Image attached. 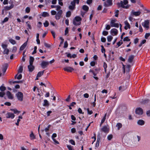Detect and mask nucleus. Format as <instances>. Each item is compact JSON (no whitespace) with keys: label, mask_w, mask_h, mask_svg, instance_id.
Here are the masks:
<instances>
[{"label":"nucleus","mask_w":150,"mask_h":150,"mask_svg":"<svg viewBox=\"0 0 150 150\" xmlns=\"http://www.w3.org/2000/svg\"><path fill=\"white\" fill-rule=\"evenodd\" d=\"M90 73H92L93 75L95 76L97 75V74L98 73V72H96L94 70L92 69H90L89 71Z\"/></svg>","instance_id":"obj_28"},{"label":"nucleus","mask_w":150,"mask_h":150,"mask_svg":"<svg viewBox=\"0 0 150 150\" xmlns=\"http://www.w3.org/2000/svg\"><path fill=\"white\" fill-rule=\"evenodd\" d=\"M34 60V58L32 56H30V59H29L30 64H33Z\"/></svg>","instance_id":"obj_24"},{"label":"nucleus","mask_w":150,"mask_h":150,"mask_svg":"<svg viewBox=\"0 0 150 150\" xmlns=\"http://www.w3.org/2000/svg\"><path fill=\"white\" fill-rule=\"evenodd\" d=\"M113 37L111 35H109L107 37V40L108 42H111L112 40Z\"/></svg>","instance_id":"obj_36"},{"label":"nucleus","mask_w":150,"mask_h":150,"mask_svg":"<svg viewBox=\"0 0 150 150\" xmlns=\"http://www.w3.org/2000/svg\"><path fill=\"white\" fill-rule=\"evenodd\" d=\"M6 89V87L3 86H1L0 87V90L1 91H4Z\"/></svg>","instance_id":"obj_45"},{"label":"nucleus","mask_w":150,"mask_h":150,"mask_svg":"<svg viewBox=\"0 0 150 150\" xmlns=\"http://www.w3.org/2000/svg\"><path fill=\"white\" fill-rule=\"evenodd\" d=\"M23 71V67L22 66H20L19 67L18 71V73H21Z\"/></svg>","instance_id":"obj_38"},{"label":"nucleus","mask_w":150,"mask_h":150,"mask_svg":"<svg viewBox=\"0 0 150 150\" xmlns=\"http://www.w3.org/2000/svg\"><path fill=\"white\" fill-rule=\"evenodd\" d=\"M82 9L84 11L87 12L88 10L89 7L88 6L86 5H84L82 6Z\"/></svg>","instance_id":"obj_26"},{"label":"nucleus","mask_w":150,"mask_h":150,"mask_svg":"<svg viewBox=\"0 0 150 150\" xmlns=\"http://www.w3.org/2000/svg\"><path fill=\"white\" fill-rule=\"evenodd\" d=\"M87 111L88 112V114H89V115H91V114H92L93 113V111H92V110H90L89 108H87Z\"/></svg>","instance_id":"obj_56"},{"label":"nucleus","mask_w":150,"mask_h":150,"mask_svg":"<svg viewBox=\"0 0 150 150\" xmlns=\"http://www.w3.org/2000/svg\"><path fill=\"white\" fill-rule=\"evenodd\" d=\"M51 126V125H49L47 127L45 128L44 129V130H45V131L46 132H47V131H48L49 129L50 128V127Z\"/></svg>","instance_id":"obj_51"},{"label":"nucleus","mask_w":150,"mask_h":150,"mask_svg":"<svg viewBox=\"0 0 150 150\" xmlns=\"http://www.w3.org/2000/svg\"><path fill=\"white\" fill-rule=\"evenodd\" d=\"M49 105V103L48 100L46 99L44 100V103L43 105L44 106H48Z\"/></svg>","instance_id":"obj_23"},{"label":"nucleus","mask_w":150,"mask_h":150,"mask_svg":"<svg viewBox=\"0 0 150 150\" xmlns=\"http://www.w3.org/2000/svg\"><path fill=\"white\" fill-rule=\"evenodd\" d=\"M101 41L102 42H105L106 41V39L105 38L103 37H102L101 38Z\"/></svg>","instance_id":"obj_60"},{"label":"nucleus","mask_w":150,"mask_h":150,"mask_svg":"<svg viewBox=\"0 0 150 150\" xmlns=\"http://www.w3.org/2000/svg\"><path fill=\"white\" fill-rule=\"evenodd\" d=\"M119 11L118 10H116L115 11V16L116 17H118V15L119 14Z\"/></svg>","instance_id":"obj_59"},{"label":"nucleus","mask_w":150,"mask_h":150,"mask_svg":"<svg viewBox=\"0 0 150 150\" xmlns=\"http://www.w3.org/2000/svg\"><path fill=\"white\" fill-rule=\"evenodd\" d=\"M135 112L137 114L142 115L143 113V110L140 108H137L136 109Z\"/></svg>","instance_id":"obj_6"},{"label":"nucleus","mask_w":150,"mask_h":150,"mask_svg":"<svg viewBox=\"0 0 150 150\" xmlns=\"http://www.w3.org/2000/svg\"><path fill=\"white\" fill-rule=\"evenodd\" d=\"M28 67L30 72L33 71L34 69V67L32 64H30L28 66Z\"/></svg>","instance_id":"obj_20"},{"label":"nucleus","mask_w":150,"mask_h":150,"mask_svg":"<svg viewBox=\"0 0 150 150\" xmlns=\"http://www.w3.org/2000/svg\"><path fill=\"white\" fill-rule=\"evenodd\" d=\"M131 67V65H127L126 67V71L127 72H129V69Z\"/></svg>","instance_id":"obj_52"},{"label":"nucleus","mask_w":150,"mask_h":150,"mask_svg":"<svg viewBox=\"0 0 150 150\" xmlns=\"http://www.w3.org/2000/svg\"><path fill=\"white\" fill-rule=\"evenodd\" d=\"M44 26L45 27H48L49 25V23L47 21H46L45 23H43Z\"/></svg>","instance_id":"obj_44"},{"label":"nucleus","mask_w":150,"mask_h":150,"mask_svg":"<svg viewBox=\"0 0 150 150\" xmlns=\"http://www.w3.org/2000/svg\"><path fill=\"white\" fill-rule=\"evenodd\" d=\"M149 20H145L144 22V23L142 24V25L146 29H148L149 28Z\"/></svg>","instance_id":"obj_9"},{"label":"nucleus","mask_w":150,"mask_h":150,"mask_svg":"<svg viewBox=\"0 0 150 150\" xmlns=\"http://www.w3.org/2000/svg\"><path fill=\"white\" fill-rule=\"evenodd\" d=\"M44 71L45 70H44L43 71L39 72L37 74V77H40L41 76L43 75Z\"/></svg>","instance_id":"obj_25"},{"label":"nucleus","mask_w":150,"mask_h":150,"mask_svg":"<svg viewBox=\"0 0 150 150\" xmlns=\"http://www.w3.org/2000/svg\"><path fill=\"white\" fill-rule=\"evenodd\" d=\"M100 140V134L97 136V140L95 145V147L98 148L99 145V142Z\"/></svg>","instance_id":"obj_17"},{"label":"nucleus","mask_w":150,"mask_h":150,"mask_svg":"<svg viewBox=\"0 0 150 150\" xmlns=\"http://www.w3.org/2000/svg\"><path fill=\"white\" fill-rule=\"evenodd\" d=\"M79 1V0H73V1L71 2L70 5L69 6V9L71 11L74 10L76 8V4H78Z\"/></svg>","instance_id":"obj_1"},{"label":"nucleus","mask_w":150,"mask_h":150,"mask_svg":"<svg viewBox=\"0 0 150 150\" xmlns=\"http://www.w3.org/2000/svg\"><path fill=\"white\" fill-rule=\"evenodd\" d=\"M49 64L48 62L43 61L41 64V66L42 69H45Z\"/></svg>","instance_id":"obj_8"},{"label":"nucleus","mask_w":150,"mask_h":150,"mask_svg":"<svg viewBox=\"0 0 150 150\" xmlns=\"http://www.w3.org/2000/svg\"><path fill=\"white\" fill-rule=\"evenodd\" d=\"M9 41L13 45H14L16 43V41L12 39H9Z\"/></svg>","instance_id":"obj_34"},{"label":"nucleus","mask_w":150,"mask_h":150,"mask_svg":"<svg viewBox=\"0 0 150 150\" xmlns=\"http://www.w3.org/2000/svg\"><path fill=\"white\" fill-rule=\"evenodd\" d=\"M6 95L8 98L12 99L13 98V96L10 92L9 91L6 92Z\"/></svg>","instance_id":"obj_19"},{"label":"nucleus","mask_w":150,"mask_h":150,"mask_svg":"<svg viewBox=\"0 0 150 150\" xmlns=\"http://www.w3.org/2000/svg\"><path fill=\"white\" fill-rule=\"evenodd\" d=\"M116 21V20L115 19H113L111 20L110 21V25L112 27V26L114 25L115 24V22Z\"/></svg>","instance_id":"obj_39"},{"label":"nucleus","mask_w":150,"mask_h":150,"mask_svg":"<svg viewBox=\"0 0 150 150\" xmlns=\"http://www.w3.org/2000/svg\"><path fill=\"white\" fill-rule=\"evenodd\" d=\"M149 101V100L147 99L142 100L141 102V103L143 104H146L148 103Z\"/></svg>","instance_id":"obj_31"},{"label":"nucleus","mask_w":150,"mask_h":150,"mask_svg":"<svg viewBox=\"0 0 150 150\" xmlns=\"http://www.w3.org/2000/svg\"><path fill=\"white\" fill-rule=\"evenodd\" d=\"M102 130L105 132H108V129L107 127L106 126H103L101 129Z\"/></svg>","instance_id":"obj_27"},{"label":"nucleus","mask_w":150,"mask_h":150,"mask_svg":"<svg viewBox=\"0 0 150 150\" xmlns=\"http://www.w3.org/2000/svg\"><path fill=\"white\" fill-rule=\"evenodd\" d=\"M14 6L13 2H12L11 3V5L10 6H6L4 7V9L6 11L9 10L13 8Z\"/></svg>","instance_id":"obj_11"},{"label":"nucleus","mask_w":150,"mask_h":150,"mask_svg":"<svg viewBox=\"0 0 150 150\" xmlns=\"http://www.w3.org/2000/svg\"><path fill=\"white\" fill-rule=\"evenodd\" d=\"M135 56L133 55H130L128 59V62L131 63L134 58Z\"/></svg>","instance_id":"obj_14"},{"label":"nucleus","mask_w":150,"mask_h":150,"mask_svg":"<svg viewBox=\"0 0 150 150\" xmlns=\"http://www.w3.org/2000/svg\"><path fill=\"white\" fill-rule=\"evenodd\" d=\"M69 29L68 27H67L65 30V35H66L68 33Z\"/></svg>","instance_id":"obj_63"},{"label":"nucleus","mask_w":150,"mask_h":150,"mask_svg":"<svg viewBox=\"0 0 150 150\" xmlns=\"http://www.w3.org/2000/svg\"><path fill=\"white\" fill-rule=\"evenodd\" d=\"M112 4V0H107L104 2V6L107 7L111 6Z\"/></svg>","instance_id":"obj_5"},{"label":"nucleus","mask_w":150,"mask_h":150,"mask_svg":"<svg viewBox=\"0 0 150 150\" xmlns=\"http://www.w3.org/2000/svg\"><path fill=\"white\" fill-rule=\"evenodd\" d=\"M30 137L31 139H35V137L33 133L32 132V133L30 134Z\"/></svg>","instance_id":"obj_41"},{"label":"nucleus","mask_w":150,"mask_h":150,"mask_svg":"<svg viewBox=\"0 0 150 150\" xmlns=\"http://www.w3.org/2000/svg\"><path fill=\"white\" fill-rule=\"evenodd\" d=\"M64 70L66 71L71 72L74 70L73 68L70 67H66L64 68Z\"/></svg>","instance_id":"obj_13"},{"label":"nucleus","mask_w":150,"mask_h":150,"mask_svg":"<svg viewBox=\"0 0 150 150\" xmlns=\"http://www.w3.org/2000/svg\"><path fill=\"white\" fill-rule=\"evenodd\" d=\"M127 87L126 85L123 86H120L119 88V90L120 91H123L127 89Z\"/></svg>","instance_id":"obj_21"},{"label":"nucleus","mask_w":150,"mask_h":150,"mask_svg":"<svg viewBox=\"0 0 150 150\" xmlns=\"http://www.w3.org/2000/svg\"><path fill=\"white\" fill-rule=\"evenodd\" d=\"M10 110L13 111L14 114L19 113L20 112V111L17 110L16 109H11Z\"/></svg>","instance_id":"obj_32"},{"label":"nucleus","mask_w":150,"mask_h":150,"mask_svg":"<svg viewBox=\"0 0 150 150\" xmlns=\"http://www.w3.org/2000/svg\"><path fill=\"white\" fill-rule=\"evenodd\" d=\"M145 123L144 121L142 120H139L137 122V123L138 125H144Z\"/></svg>","instance_id":"obj_22"},{"label":"nucleus","mask_w":150,"mask_h":150,"mask_svg":"<svg viewBox=\"0 0 150 150\" xmlns=\"http://www.w3.org/2000/svg\"><path fill=\"white\" fill-rule=\"evenodd\" d=\"M112 135L111 134L108 135L107 137V139L108 140H110L112 138Z\"/></svg>","instance_id":"obj_53"},{"label":"nucleus","mask_w":150,"mask_h":150,"mask_svg":"<svg viewBox=\"0 0 150 150\" xmlns=\"http://www.w3.org/2000/svg\"><path fill=\"white\" fill-rule=\"evenodd\" d=\"M1 47L4 50L7 48V45L4 44V43H2L1 44Z\"/></svg>","instance_id":"obj_46"},{"label":"nucleus","mask_w":150,"mask_h":150,"mask_svg":"<svg viewBox=\"0 0 150 150\" xmlns=\"http://www.w3.org/2000/svg\"><path fill=\"white\" fill-rule=\"evenodd\" d=\"M42 17H45L49 16V15L47 12H44L42 13Z\"/></svg>","instance_id":"obj_29"},{"label":"nucleus","mask_w":150,"mask_h":150,"mask_svg":"<svg viewBox=\"0 0 150 150\" xmlns=\"http://www.w3.org/2000/svg\"><path fill=\"white\" fill-rule=\"evenodd\" d=\"M62 13V11L61 10H59L58 11L55 16V18L56 20H58L60 18Z\"/></svg>","instance_id":"obj_7"},{"label":"nucleus","mask_w":150,"mask_h":150,"mask_svg":"<svg viewBox=\"0 0 150 150\" xmlns=\"http://www.w3.org/2000/svg\"><path fill=\"white\" fill-rule=\"evenodd\" d=\"M125 24V26L124 27V29L127 30L128 28H130V26L129 23L128 22L127 20L125 21L124 22Z\"/></svg>","instance_id":"obj_16"},{"label":"nucleus","mask_w":150,"mask_h":150,"mask_svg":"<svg viewBox=\"0 0 150 150\" xmlns=\"http://www.w3.org/2000/svg\"><path fill=\"white\" fill-rule=\"evenodd\" d=\"M71 15V12L69 11H67L66 13V17H69Z\"/></svg>","instance_id":"obj_37"},{"label":"nucleus","mask_w":150,"mask_h":150,"mask_svg":"<svg viewBox=\"0 0 150 150\" xmlns=\"http://www.w3.org/2000/svg\"><path fill=\"white\" fill-rule=\"evenodd\" d=\"M128 3V1L127 0H124L123 2L122 1H121L120 3H118L117 5L118 6L122 7L124 8H128L129 7L128 5L125 6L124 5H126Z\"/></svg>","instance_id":"obj_2"},{"label":"nucleus","mask_w":150,"mask_h":150,"mask_svg":"<svg viewBox=\"0 0 150 150\" xmlns=\"http://www.w3.org/2000/svg\"><path fill=\"white\" fill-rule=\"evenodd\" d=\"M69 142L71 144L75 145V141L73 139H71L69 140Z\"/></svg>","instance_id":"obj_50"},{"label":"nucleus","mask_w":150,"mask_h":150,"mask_svg":"<svg viewBox=\"0 0 150 150\" xmlns=\"http://www.w3.org/2000/svg\"><path fill=\"white\" fill-rule=\"evenodd\" d=\"M9 52V50L7 48L4 50L3 51V53L4 54H8Z\"/></svg>","instance_id":"obj_40"},{"label":"nucleus","mask_w":150,"mask_h":150,"mask_svg":"<svg viewBox=\"0 0 150 150\" xmlns=\"http://www.w3.org/2000/svg\"><path fill=\"white\" fill-rule=\"evenodd\" d=\"M131 13L133 15L137 16H139L141 14V12L140 11H132Z\"/></svg>","instance_id":"obj_18"},{"label":"nucleus","mask_w":150,"mask_h":150,"mask_svg":"<svg viewBox=\"0 0 150 150\" xmlns=\"http://www.w3.org/2000/svg\"><path fill=\"white\" fill-rule=\"evenodd\" d=\"M150 35V33H146L145 35V38L146 39H148V37Z\"/></svg>","instance_id":"obj_61"},{"label":"nucleus","mask_w":150,"mask_h":150,"mask_svg":"<svg viewBox=\"0 0 150 150\" xmlns=\"http://www.w3.org/2000/svg\"><path fill=\"white\" fill-rule=\"evenodd\" d=\"M60 39L61 40V41L60 42V44L59 45V47H60L61 46L62 44L64 42V39L62 37H60Z\"/></svg>","instance_id":"obj_49"},{"label":"nucleus","mask_w":150,"mask_h":150,"mask_svg":"<svg viewBox=\"0 0 150 150\" xmlns=\"http://www.w3.org/2000/svg\"><path fill=\"white\" fill-rule=\"evenodd\" d=\"M28 42V40L21 46L20 48V50H23L25 48L27 45Z\"/></svg>","instance_id":"obj_15"},{"label":"nucleus","mask_w":150,"mask_h":150,"mask_svg":"<svg viewBox=\"0 0 150 150\" xmlns=\"http://www.w3.org/2000/svg\"><path fill=\"white\" fill-rule=\"evenodd\" d=\"M67 146L69 150H74L73 148V146L70 145H67Z\"/></svg>","instance_id":"obj_43"},{"label":"nucleus","mask_w":150,"mask_h":150,"mask_svg":"<svg viewBox=\"0 0 150 150\" xmlns=\"http://www.w3.org/2000/svg\"><path fill=\"white\" fill-rule=\"evenodd\" d=\"M30 8L29 7H27L25 9V12L27 13L30 12Z\"/></svg>","instance_id":"obj_62"},{"label":"nucleus","mask_w":150,"mask_h":150,"mask_svg":"<svg viewBox=\"0 0 150 150\" xmlns=\"http://www.w3.org/2000/svg\"><path fill=\"white\" fill-rule=\"evenodd\" d=\"M110 71H109L107 74L105 76V78L106 79H107L109 77V76H110Z\"/></svg>","instance_id":"obj_64"},{"label":"nucleus","mask_w":150,"mask_h":150,"mask_svg":"<svg viewBox=\"0 0 150 150\" xmlns=\"http://www.w3.org/2000/svg\"><path fill=\"white\" fill-rule=\"evenodd\" d=\"M123 43V42H121L120 41L118 42L117 43V45L118 46L117 47H116V48L120 46L121 45H122Z\"/></svg>","instance_id":"obj_57"},{"label":"nucleus","mask_w":150,"mask_h":150,"mask_svg":"<svg viewBox=\"0 0 150 150\" xmlns=\"http://www.w3.org/2000/svg\"><path fill=\"white\" fill-rule=\"evenodd\" d=\"M110 33L113 36L116 35L118 33V30L115 28L112 29L110 30Z\"/></svg>","instance_id":"obj_12"},{"label":"nucleus","mask_w":150,"mask_h":150,"mask_svg":"<svg viewBox=\"0 0 150 150\" xmlns=\"http://www.w3.org/2000/svg\"><path fill=\"white\" fill-rule=\"evenodd\" d=\"M103 67L104 69L105 72V73H107V64L105 62L103 63Z\"/></svg>","instance_id":"obj_33"},{"label":"nucleus","mask_w":150,"mask_h":150,"mask_svg":"<svg viewBox=\"0 0 150 150\" xmlns=\"http://www.w3.org/2000/svg\"><path fill=\"white\" fill-rule=\"evenodd\" d=\"M102 34L103 35L106 36L108 34V32L106 31H103L102 32Z\"/></svg>","instance_id":"obj_58"},{"label":"nucleus","mask_w":150,"mask_h":150,"mask_svg":"<svg viewBox=\"0 0 150 150\" xmlns=\"http://www.w3.org/2000/svg\"><path fill=\"white\" fill-rule=\"evenodd\" d=\"M122 127V125L120 123H117L116 125V127H117V129L119 130Z\"/></svg>","instance_id":"obj_30"},{"label":"nucleus","mask_w":150,"mask_h":150,"mask_svg":"<svg viewBox=\"0 0 150 150\" xmlns=\"http://www.w3.org/2000/svg\"><path fill=\"white\" fill-rule=\"evenodd\" d=\"M81 20V18L79 16H76L75 17L73 21V24L75 25H79L81 24V23H77L76 21L79 22Z\"/></svg>","instance_id":"obj_3"},{"label":"nucleus","mask_w":150,"mask_h":150,"mask_svg":"<svg viewBox=\"0 0 150 150\" xmlns=\"http://www.w3.org/2000/svg\"><path fill=\"white\" fill-rule=\"evenodd\" d=\"M130 40V39L128 37H125L123 39L124 41H128Z\"/></svg>","instance_id":"obj_54"},{"label":"nucleus","mask_w":150,"mask_h":150,"mask_svg":"<svg viewBox=\"0 0 150 150\" xmlns=\"http://www.w3.org/2000/svg\"><path fill=\"white\" fill-rule=\"evenodd\" d=\"M17 50V47L16 46H13L12 50V52L15 53L16 52Z\"/></svg>","instance_id":"obj_47"},{"label":"nucleus","mask_w":150,"mask_h":150,"mask_svg":"<svg viewBox=\"0 0 150 150\" xmlns=\"http://www.w3.org/2000/svg\"><path fill=\"white\" fill-rule=\"evenodd\" d=\"M37 46H35L34 47V50H33V51L32 53V54H35L37 52Z\"/></svg>","instance_id":"obj_55"},{"label":"nucleus","mask_w":150,"mask_h":150,"mask_svg":"<svg viewBox=\"0 0 150 150\" xmlns=\"http://www.w3.org/2000/svg\"><path fill=\"white\" fill-rule=\"evenodd\" d=\"M106 115H107V113H106L105 114L104 117H103V119H102V120H101V124L103 123L104 122H105V119H106Z\"/></svg>","instance_id":"obj_42"},{"label":"nucleus","mask_w":150,"mask_h":150,"mask_svg":"<svg viewBox=\"0 0 150 150\" xmlns=\"http://www.w3.org/2000/svg\"><path fill=\"white\" fill-rule=\"evenodd\" d=\"M8 64H6L5 66L3 69L2 71L4 73H5L6 72V70L7 69V68L8 67Z\"/></svg>","instance_id":"obj_35"},{"label":"nucleus","mask_w":150,"mask_h":150,"mask_svg":"<svg viewBox=\"0 0 150 150\" xmlns=\"http://www.w3.org/2000/svg\"><path fill=\"white\" fill-rule=\"evenodd\" d=\"M16 96L18 100L20 101L23 100V94L21 92H18L16 94Z\"/></svg>","instance_id":"obj_4"},{"label":"nucleus","mask_w":150,"mask_h":150,"mask_svg":"<svg viewBox=\"0 0 150 150\" xmlns=\"http://www.w3.org/2000/svg\"><path fill=\"white\" fill-rule=\"evenodd\" d=\"M6 115L7 118H11L12 119H13L15 116L13 113L10 112H7Z\"/></svg>","instance_id":"obj_10"},{"label":"nucleus","mask_w":150,"mask_h":150,"mask_svg":"<svg viewBox=\"0 0 150 150\" xmlns=\"http://www.w3.org/2000/svg\"><path fill=\"white\" fill-rule=\"evenodd\" d=\"M30 22L29 21H28L26 22V23L27 24V26L28 27V28L30 29H32V28L31 27V26L30 24Z\"/></svg>","instance_id":"obj_48"}]
</instances>
